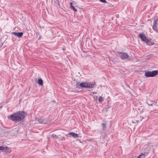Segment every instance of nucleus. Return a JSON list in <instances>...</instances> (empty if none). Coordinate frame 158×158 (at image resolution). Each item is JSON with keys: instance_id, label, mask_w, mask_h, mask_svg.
<instances>
[{"instance_id": "f257e3e1", "label": "nucleus", "mask_w": 158, "mask_h": 158, "mask_svg": "<svg viewBox=\"0 0 158 158\" xmlns=\"http://www.w3.org/2000/svg\"><path fill=\"white\" fill-rule=\"evenodd\" d=\"M27 115V113L23 111H19L8 116V118L15 121H19L23 120Z\"/></svg>"}, {"instance_id": "f03ea898", "label": "nucleus", "mask_w": 158, "mask_h": 158, "mask_svg": "<svg viewBox=\"0 0 158 158\" xmlns=\"http://www.w3.org/2000/svg\"><path fill=\"white\" fill-rule=\"evenodd\" d=\"M95 83H92L91 82H82L80 84H77V87L80 88H91L94 87Z\"/></svg>"}, {"instance_id": "7ed1b4c3", "label": "nucleus", "mask_w": 158, "mask_h": 158, "mask_svg": "<svg viewBox=\"0 0 158 158\" xmlns=\"http://www.w3.org/2000/svg\"><path fill=\"white\" fill-rule=\"evenodd\" d=\"M158 74L157 70H154L152 71H148L145 72V76L147 77H153L157 75Z\"/></svg>"}, {"instance_id": "20e7f679", "label": "nucleus", "mask_w": 158, "mask_h": 158, "mask_svg": "<svg viewBox=\"0 0 158 158\" xmlns=\"http://www.w3.org/2000/svg\"><path fill=\"white\" fill-rule=\"evenodd\" d=\"M139 36L143 41L144 42L147 44L148 45H150L148 44L150 42V40L145 36L144 33H140Z\"/></svg>"}, {"instance_id": "39448f33", "label": "nucleus", "mask_w": 158, "mask_h": 158, "mask_svg": "<svg viewBox=\"0 0 158 158\" xmlns=\"http://www.w3.org/2000/svg\"><path fill=\"white\" fill-rule=\"evenodd\" d=\"M120 56L122 59H125L127 58L129 56L128 54L125 52H119Z\"/></svg>"}, {"instance_id": "423d86ee", "label": "nucleus", "mask_w": 158, "mask_h": 158, "mask_svg": "<svg viewBox=\"0 0 158 158\" xmlns=\"http://www.w3.org/2000/svg\"><path fill=\"white\" fill-rule=\"evenodd\" d=\"M12 34L15 36L18 37L19 38H21L23 35V32H14L12 33Z\"/></svg>"}, {"instance_id": "0eeeda50", "label": "nucleus", "mask_w": 158, "mask_h": 158, "mask_svg": "<svg viewBox=\"0 0 158 158\" xmlns=\"http://www.w3.org/2000/svg\"><path fill=\"white\" fill-rule=\"evenodd\" d=\"M69 136H71L73 138L79 137L78 135L73 132H70L68 134Z\"/></svg>"}, {"instance_id": "6e6552de", "label": "nucleus", "mask_w": 158, "mask_h": 158, "mask_svg": "<svg viewBox=\"0 0 158 158\" xmlns=\"http://www.w3.org/2000/svg\"><path fill=\"white\" fill-rule=\"evenodd\" d=\"M40 123L45 124L46 123V121L45 120L40 119L38 120Z\"/></svg>"}, {"instance_id": "1a4fd4ad", "label": "nucleus", "mask_w": 158, "mask_h": 158, "mask_svg": "<svg viewBox=\"0 0 158 158\" xmlns=\"http://www.w3.org/2000/svg\"><path fill=\"white\" fill-rule=\"evenodd\" d=\"M38 84L40 85H43V81L41 78H39L38 79Z\"/></svg>"}, {"instance_id": "9d476101", "label": "nucleus", "mask_w": 158, "mask_h": 158, "mask_svg": "<svg viewBox=\"0 0 158 158\" xmlns=\"http://www.w3.org/2000/svg\"><path fill=\"white\" fill-rule=\"evenodd\" d=\"M70 7L73 10H74L76 11H77V10L75 9L74 6L73 5V4L72 2H70Z\"/></svg>"}, {"instance_id": "9b49d317", "label": "nucleus", "mask_w": 158, "mask_h": 158, "mask_svg": "<svg viewBox=\"0 0 158 158\" xmlns=\"http://www.w3.org/2000/svg\"><path fill=\"white\" fill-rule=\"evenodd\" d=\"M9 149V148L7 147H3L2 146H0V150H6Z\"/></svg>"}, {"instance_id": "f8f14e48", "label": "nucleus", "mask_w": 158, "mask_h": 158, "mask_svg": "<svg viewBox=\"0 0 158 158\" xmlns=\"http://www.w3.org/2000/svg\"><path fill=\"white\" fill-rule=\"evenodd\" d=\"M145 155L143 154H141L137 158H144Z\"/></svg>"}, {"instance_id": "ddd939ff", "label": "nucleus", "mask_w": 158, "mask_h": 158, "mask_svg": "<svg viewBox=\"0 0 158 158\" xmlns=\"http://www.w3.org/2000/svg\"><path fill=\"white\" fill-rule=\"evenodd\" d=\"M104 100V99L101 96L99 97L98 98V101L99 102H102Z\"/></svg>"}, {"instance_id": "4468645a", "label": "nucleus", "mask_w": 158, "mask_h": 158, "mask_svg": "<svg viewBox=\"0 0 158 158\" xmlns=\"http://www.w3.org/2000/svg\"><path fill=\"white\" fill-rule=\"evenodd\" d=\"M51 137H55L56 139H58V136L55 134H53L51 135Z\"/></svg>"}, {"instance_id": "2eb2a0df", "label": "nucleus", "mask_w": 158, "mask_h": 158, "mask_svg": "<svg viewBox=\"0 0 158 158\" xmlns=\"http://www.w3.org/2000/svg\"><path fill=\"white\" fill-rule=\"evenodd\" d=\"M94 98L95 100V101L97 102L98 100V97L97 96H94Z\"/></svg>"}, {"instance_id": "dca6fc26", "label": "nucleus", "mask_w": 158, "mask_h": 158, "mask_svg": "<svg viewBox=\"0 0 158 158\" xmlns=\"http://www.w3.org/2000/svg\"><path fill=\"white\" fill-rule=\"evenodd\" d=\"M99 0L101 2H103V3H106V0Z\"/></svg>"}, {"instance_id": "f3484780", "label": "nucleus", "mask_w": 158, "mask_h": 158, "mask_svg": "<svg viewBox=\"0 0 158 158\" xmlns=\"http://www.w3.org/2000/svg\"><path fill=\"white\" fill-rule=\"evenodd\" d=\"M102 127L103 128H105V124L103 123L102 124Z\"/></svg>"}, {"instance_id": "a211bd4d", "label": "nucleus", "mask_w": 158, "mask_h": 158, "mask_svg": "<svg viewBox=\"0 0 158 158\" xmlns=\"http://www.w3.org/2000/svg\"><path fill=\"white\" fill-rule=\"evenodd\" d=\"M92 93L93 94H97V92H92Z\"/></svg>"}, {"instance_id": "6ab92c4d", "label": "nucleus", "mask_w": 158, "mask_h": 158, "mask_svg": "<svg viewBox=\"0 0 158 158\" xmlns=\"http://www.w3.org/2000/svg\"><path fill=\"white\" fill-rule=\"evenodd\" d=\"M65 138L64 137H62L61 140H65Z\"/></svg>"}, {"instance_id": "aec40b11", "label": "nucleus", "mask_w": 158, "mask_h": 158, "mask_svg": "<svg viewBox=\"0 0 158 158\" xmlns=\"http://www.w3.org/2000/svg\"><path fill=\"white\" fill-rule=\"evenodd\" d=\"M148 104L149 105V106H152V105H153V104Z\"/></svg>"}, {"instance_id": "412c9836", "label": "nucleus", "mask_w": 158, "mask_h": 158, "mask_svg": "<svg viewBox=\"0 0 158 158\" xmlns=\"http://www.w3.org/2000/svg\"><path fill=\"white\" fill-rule=\"evenodd\" d=\"M144 118L143 117H142L141 118V120H142V119Z\"/></svg>"}]
</instances>
